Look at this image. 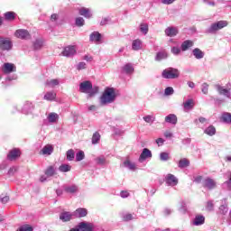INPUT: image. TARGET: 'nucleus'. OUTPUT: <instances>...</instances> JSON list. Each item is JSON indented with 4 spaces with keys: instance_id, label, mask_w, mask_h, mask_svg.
<instances>
[{
    "instance_id": "34",
    "label": "nucleus",
    "mask_w": 231,
    "mask_h": 231,
    "mask_svg": "<svg viewBox=\"0 0 231 231\" xmlns=\"http://www.w3.org/2000/svg\"><path fill=\"white\" fill-rule=\"evenodd\" d=\"M60 84V79H47L45 82V86L48 88H55V86H59Z\"/></svg>"
},
{
    "instance_id": "54",
    "label": "nucleus",
    "mask_w": 231,
    "mask_h": 231,
    "mask_svg": "<svg viewBox=\"0 0 231 231\" xmlns=\"http://www.w3.org/2000/svg\"><path fill=\"white\" fill-rule=\"evenodd\" d=\"M201 91L204 95H208V84L203 83L201 86Z\"/></svg>"
},
{
    "instance_id": "8",
    "label": "nucleus",
    "mask_w": 231,
    "mask_h": 231,
    "mask_svg": "<svg viewBox=\"0 0 231 231\" xmlns=\"http://www.w3.org/2000/svg\"><path fill=\"white\" fill-rule=\"evenodd\" d=\"M63 57H74V55H77V46L75 45H69L64 48L62 51Z\"/></svg>"
},
{
    "instance_id": "63",
    "label": "nucleus",
    "mask_w": 231,
    "mask_h": 231,
    "mask_svg": "<svg viewBox=\"0 0 231 231\" xmlns=\"http://www.w3.org/2000/svg\"><path fill=\"white\" fill-rule=\"evenodd\" d=\"M120 196H121V198H129V192L123 190L120 192Z\"/></svg>"
},
{
    "instance_id": "56",
    "label": "nucleus",
    "mask_w": 231,
    "mask_h": 231,
    "mask_svg": "<svg viewBox=\"0 0 231 231\" xmlns=\"http://www.w3.org/2000/svg\"><path fill=\"white\" fill-rule=\"evenodd\" d=\"M124 221H131L133 219H134V217L133 216V214H125L123 217Z\"/></svg>"
},
{
    "instance_id": "17",
    "label": "nucleus",
    "mask_w": 231,
    "mask_h": 231,
    "mask_svg": "<svg viewBox=\"0 0 231 231\" xmlns=\"http://www.w3.org/2000/svg\"><path fill=\"white\" fill-rule=\"evenodd\" d=\"M121 71L125 73V75H133V73H134V67L133 63H126L122 67Z\"/></svg>"
},
{
    "instance_id": "50",
    "label": "nucleus",
    "mask_w": 231,
    "mask_h": 231,
    "mask_svg": "<svg viewBox=\"0 0 231 231\" xmlns=\"http://www.w3.org/2000/svg\"><path fill=\"white\" fill-rule=\"evenodd\" d=\"M84 158H86V155L84 154L83 151H79L76 154V162H82V160H84Z\"/></svg>"
},
{
    "instance_id": "64",
    "label": "nucleus",
    "mask_w": 231,
    "mask_h": 231,
    "mask_svg": "<svg viewBox=\"0 0 231 231\" xmlns=\"http://www.w3.org/2000/svg\"><path fill=\"white\" fill-rule=\"evenodd\" d=\"M156 143H157V145H162L163 143H165V140L163 139V138H158L157 140H156Z\"/></svg>"
},
{
    "instance_id": "28",
    "label": "nucleus",
    "mask_w": 231,
    "mask_h": 231,
    "mask_svg": "<svg viewBox=\"0 0 231 231\" xmlns=\"http://www.w3.org/2000/svg\"><path fill=\"white\" fill-rule=\"evenodd\" d=\"M192 55L197 59V60H201L205 57V52L201 51L199 48H195L192 51Z\"/></svg>"
},
{
    "instance_id": "24",
    "label": "nucleus",
    "mask_w": 231,
    "mask_h": 231,
    "mask_svg": "<svg viewBox=\"0 0 231 231\" xmlns=\"http://www.w3.org/2000/svg\"><path fill=\"white\" fill-rule=\"evenodd\" d=\"M166 124H171V125H176L178 124V116L174 114H170L165 116Z\"/></svg>"
},
{
    "instance_id": "41",
    "label": "nucleus",
    "mask_w": 231,
    "mask_h": 231,
    "mask_svg": "<svg viewBox=\"0 0 231 231\" xmlns=\"http://www.w3.org/2000/svg\"><path fill=\"white\" fill-rule=\"evenodd\" d=\"M143 120H144L146 124L151 125L154 124V120H156V117L153 115H147L143 117Z\"/></svg>"
},
{
    "instance_id": "9",
    "label": "nucleus",
    "mask_w": 231,
    "mask_h": 231,
    "mask_svg": "<svg viewBox=\"0 0 231 231\" xmlns=\"http://www.w3.org/2000/svg\"><path fill=\"white\" fill-rule=\"evenodd\" d=\"M14 35L15 37H17V39H22L23 41L32 39V35H30V32L24 29L16 30Z\"/></svg>"
},
{
    "instance_id": "44",
    "label": "nucleus",
    "mask_w": 231,
    "mask_h": 231,
    "mask_svg": "<svg viewBox=\"0 0 231 231\" xmlns=\"http://www.w3.org/2000/svg\"><path fill=\"white\" fill-rule=\"evenodd\" d=\"M95 162L97 165H106V163H107V160H106V157H104V155L97 157L95 159Z\"/></svg>"
},
{
    "instance_id": "35",
    "label": "nucleus",
    "mask_w": 231,
    "mask_h": 231,
    "mask_svg": "<svg viewBox=\"0 0 231 231\" xmlns=\"http://www.w3.org/2000/svg\"><path fill=\"white\" fill-rule=\"evenodd\" d=\"M141 49H142V40L140 39L134 40L132 42V50H134V51H138Z\"/></svg>"
},
{
    "instance_id": "11",
    "label": "nucleus",
    "mask_w": 231,
    "mask_h": 231,
    "mask_svg": "<svg viewBox=\"0 0 231 231\" xmlns=\"http://www.w3.org/2000/svg\"><path fill=\"white\" fill-rule=\"evenodd\" d=\"M215 88L219 95H222L223 97H226V98H229V100H231L230 88H224L221 85H215Z\"/></svg>"
},
{
    "instance_id": "3",
    "label": "nucleus",
    "mask_w": 231,
    "mask_h": 231,
    "mask_svg": "<svg viewBox=\"0 0 231 231\" xmlns=\"http://www.w3.org/2000/svg\"><path fill=\"white\" fill-rule=\"evenodd\" d=\"M162 79H174L180 77V70L175 68H168L162 72Z\"/></svg>"
},
{
    "instance_id": "19",
    "label": "nucleus",
    "mask_w": 231,
    "mask_h": 231,
    "mask_svg": "<svg viewBox=\"0 0 231 231\" xmlns=\"http://www.w3.org/2000/svg\"><path fill=\"white\" fill-rule=\"evenodd\" d=\"M40 154H42L43 156H51V154H53V145L46 144L41 150Z\"/></svg>"
},
{
    "instance_id": "26",
    "label": "nucleus",
    "mask_w": 231,
    "mask_h": 231,
    "mask_svg": "<svg viewBox=\"0 0 231 231\" xmlns=\"http://www.w3.org/2000/svg\"><path fill=\"white\" fill-rule=\"evenodd\" d=\"M75 217H86L88 216V209L84 208H79L73 213Z\"/></svg>"
},
{
    "instance_id": "31",
    "label": "nucleus",
    "mask_w": 231,
    "mask_h": 231,
    "mask_svg": "<svg viewBox=\"0 0 231 231\" xmlns=\"http://www.w3.org/2000/svg\"><path fill=\"white\" fill-rule=\"evenodd\" d=\"M190 166V161L187 158H182L178 162L179 169H187V167Z\"/></svg>"
},
{
    "instance_id": "37",
    "label": "nucleus",
    "mask_w": 231,
    "mask_h": 231,
    "mask_svg": "<svg viewBox=\"0 0 231 231\" xmlns=\"http://www.w3.org/2000/svg\"><path fill=\"white\" fill-rule=\"evenodd\" d=\"M220 120H222L224 124H231V114L228 112L222 113Z\"/></svg>"
},
{
    "instance_id": "39",
    "label": "nucleus",
    "mask_w": 231,
    "mask_h": 231,
    "mask_svg": "<svg viewBox=\"0 0 231 231\" xmlns=\"http://www.w3.org/2000/svg\"><path fill=\"white\" fill-rule=\"evenodd\" d=\"M205 134L208 136H214L216 134V127L214 125H209L204 130Z\"/></svg>"
},
{
    "instance_id": "30",
    "label": "nucleus",
    "mask_w": 231,
    "mask_h": 231,
    "mask_svg": "<svg viewBox=\"0 0 231 231\" xmlns=\"http://www.w3.org/2000/svg\"><path fill=\"white\" fill-rule=\"evenodd\" d=\"M194 46V42L190 40L184 41L180 45L181 51H187L189 48H192Z\"/></svg>"
},
{
    "instance_id": "14",
    "label": "nucleus",
    "mask_w": 231,
    "mask_h": 231,
    "mask_svg": "<svg viewBox=\"0 0 231 231\" xmlns=\"http://www.w3.org/2000/svg\"><path fill=\"white\" fill-rule=\"evenodd\" d=\"M21 156V150L14 148L9 152L7 154V160H10V162H14L16 158H19Z\"/></svg>"
},
{
    "instance_id": "52",
    "label": "nucleus",
    "mask_w": 231,
    "mask_h": 231,
    "mask_svg": "<svg viewBox=\"0 0 231 231\" xmlns=\"http://www.w3.org/2000/svg\"><path fill=\"white\" fill-rule=\"evenodd\" d=\"M75 23H76V26L82 27L84 26L86 21L82 17H78L76 18Z\"/></svg>"
},
{
    "instance_id": "25",
    "label": "nucleus",
    "mask_w": 231,
    "mask_h": 231,
    "mask_svg": "<svg viewBox=\"0 0 231 231\" xmlns=\"http://www.w3.org/2000/svg\"><path fill=\"white\" fill-rule=\"evenodd\" d=\"M42 46H44L43 39H36L32 43V48L35 51H39V50H42Z\"/></svg>"
},
{
    "instance_id": "36",
    "label": "nucleus",
    "mask_w": 231,
    "mask_h": 231,
    "mask_svg": "<svg viewBox=\"0 0 231 231\" xmlns=\"http://www.w3.org/2000/svg\"><path fill=\"white\" fill-rule=\"evenodd\" d=\"M194 107V99H188L183 103L184 111H190Z\"/></svg>"
},
{
    "instance_id": "40",
    "label": "nucleus",
    "mask_w": 231,
    "mask_h": 231,
    "mask_svg": "<svg viewBox=\"0 0 231 231\" xmlns=\"http://www.w3.org/2000/svg\"><path fill=\"white\" fill-rule=\"evenodd\" d=\"M124 167L129 169V171H135L136 164H134V162H131L129 160H126L124 162Z\"/></svg>"
},
{
    "instance_id": "27",
    "label": "nucleus",
    "mask_w": 231,
    "mask_h": 231,
    "mask_svg": "<svg viewBox=\"0 0 231 231\" xmlns=\"http://www.w3.org/2000/svg\"><path fill=\"white\" fill-rule=\"evenodd\" d=\"M64 190L67 194H77L79 192V186L75 184L64 186Z\"/></svg>"
},
{
    "instance_id": "57",
    "label": "nucleus",
    "mask_w": 231,
    "mask_h": 231,
    "mask_svg": "<svg viewBox=\"0 0 231 231\" xmlns=\"http://www.w3.org/2000/svg\"><path fill=\"white\" fill-rule=\"evenodd\" d=\"M204 5H208V6H216V2L214 0H202Z\"/></svg>"
},
{
    "instance_id": "21",
    "label": "nucleus",
    "mask_w": 231,
    "mask_h": 231,
    "mask_svg": "<svg viewBox=\"0 0 231 231\" xmlns=\"http://www.w3.org/2000/svg\"><path fill=\"white\" fill-rule=\"evenodd\" d=\"M2 71L5 73V75H8V73H14L15 71V66L12 63H5Z\"/></svg>"
},
{
    "instance_id": "58",
    "label": "nucleus",
    "mask_w": 231,
    "mask_h": 231,
    "mask_svg": "<svg viewBox=\"0 0 231 231\" xmlns=\"http://www.w3.org/2000/svg\"><path fill=\"white\" fill-rule=\"evenodd\" d=\"M0 201L1 203H4V204L8 203V201H10V197L0 195Z\"/></svg>"
},
{
    "instance_id": "15",
    "label": "nucleus",
    "mask_w": 231,
    "mask_h": 231,
    "mask_svg": "<svg viewBox=\"0 0 231 231\" xmlns=\"http://www.w3.org/2000/svg\"><path fill=\"white\" fill-rule=\"evenodd\" d=\"M79 15H82L83 17H85V19H91L93 17V13L89 8L80 7L79 9Z\"/></svg>"
},
{
    "instance_id": "55",
    "label": "nucleus",
    "mask_w": 231,
    "mask_h": 231,
    "mask_svg": "<svg viewBox=\"0 0 231 231\" xmlns=\"http://www.w3.org/2000/svg\"><path fill=\"white\" fill-rule=\"evenodd\" d=\"M171 53H173V55H179L180 53H181V49L179 47H172Z\"/></svg>"
},
{
    "instance_id": "7",
    "label": "nucleus",
    "mask_w": 231,
    "mask_h": 231,
    "mask_svg": "<svg viewBox=\"0 0 231 231\" xmlns=\"http://www.w3.org/2000/svg\"><path fill=\"white\" fill-rule=\"evenodd\" d=\"M217 183L211 178H206L202 180V187L204 189H208V190H214L216 189Z\"/></svg>"
},
{
    "instance_id": "45",
    "label": "nucleus",
    "mask_w": 231,
    "mask_h": 231,
    "mask_svg": "<svg viewBox=\"0 0 231 231\" xmlns=\"http://www.w3.org/2000/svg\"><path fill=\"white\" fill-rule=\"evenodd\" d=\"M4 17H5V21H14V19H15V13H14V12H6L4 14Z\"/></svg>"
},
{
    "instance_id": "48",
    "label": "nucleus",
    "mask_w": 231,
    "mask_h": 231,
    "mask_svg": "<svg viewBox=\"0 0 231 231\" xmlns=\"http://www.w3.org/2000/svg\"><path fill=\"white\" fill-rule=\"evenodd\" d=\"M98 142H100V134L98 132H96L93 134V136H92V143L93 145H97Z\"/></svg>"
},
{
    "instance_id": "62",
    "label": "nucleus",
    "mask_w": 231,
    "mask_h": 231,
    "mask_svg": "<svg viewBox=\"0 0 231 231\" xmlns=\"http://www.w3.org/2000/svg\"><path fill=\"white\" fill-rule=\"evenodd\" d=\"M15 172H17V168L12 167L8 171V175L9 176H14L15 174Z\"/></svg>"
},
{
    "instance_id": "43",
    "label": "nucleus",
    "mask_w": 231,
    "mask_h": 231,
    "mask_svg": "<svg viewBox=\"0 0 231 231\" xmlns=\"http://www.w3.org/2000/svg\"><path fill=\"white\" fill-rule=\"evenodd\" d=\"M161 162H169L171 160V155L167 152H162L159 155Z\"/></svg>"
},
{
    "instance_id": "42",
    "label": "nucleus",
    "mask_w": 231,
    "mask_h": 231,
    "mask_svg": "<svg viewBox=\"0 0 231 231\" xmlns=\"http://www.w3.org/2000/svg\"><path fill=\"white\" fill-rule=\"evenodd\" d=\"M56 97H57V94L55 92L50 91L44 95V100H49V101L55 100Z\"/></svg>"
},
{
    "instance_id": "12",
    "label": "nucleus",
    "mask_w": 231,
    "mask_h": 231,
    "mask_svg": "<svg viewBox=\"0 0 231 231\" xmlns=\"http://www.w3.org/2000/svg\"><path fill=\"white\" fill-rule=\"evenodd\" d=\"M218 213L222 216H226V214H228V203L226 202V199L221 200V204L218 208Z\"/></svg>"
},
{
    "instance_id": "53",
    "label": "nucleus",
    "mask_w": 231,
    "mask_h": 231,
    "mask_svg": "<svg viewBox=\"0 0 231 231\" xmlns=\"http://www.w3.org/2000/svg\"><path fill=\"white\" fill-rule=\"evenodd\" d=\"M206 210H208V212H212V210H214V202L212 200L207 202Z\"/></svg>"
},
{
    "instance_id": "51",
    "label": "nucleus",
    "mask_w": 231,
    "mask_h": 231,
    "mask_svg": "<svg viewBox=\"0 0 231 231\" xmlns=\"http://www.w3.org/2000/svg\"><path fill=\"white\" fill-rule=\"evenodd\" d=\"M164 95L166 97H171V95H174V88L172 87H167L164 90Z\"/></svg>"
},
{
    "instance_id": "18",
    "label": "nucleus",
    "mask_w": 231,
    "mask_h": 231,
    "mask_svg": "<svg viewBox=\"0 0 231 231\" xmlns=\"http://www.w3.org/2000/svg\"><path fill=\"white\" fill-rule=\"evenodd\" d=\"M79 231H93L95 226L91 223L81 222L78 225Z\"/></svg>"
},
{
    "instance_id": "49",
    "label": "nucleus",
    "mask_w": 231,
    "mask_h": 231,
    "mask_svg": "<svg viewBox=\"0 0 231 231\" xmlns=\"http://www.w3.org/2000/svg\"><path fill=\"white\" fill-rule=\"evenodd\" d=\"M187 210V203L185 201H181L180 207L179 208V212H180V214H186Z\"/></svg>"
},
{
    "instance_id": "38",
    "label": "nucleus",
    "mask_w": 231,
    "mask_h": 231,
    "mask_svg": "<svg viewBox=\"0 0 231 231\" xmlns=\"http://www.w3.org/2000/svg\"><path fill=\"white\" fill-rule=\"evenodd\" d=\"M139 31L143 35H147L149 33V24L145 23H141L139 25Z\"/></svg>"
},
{
    "instance_id": "47",
    "label": "nucleus",
    "mask_w": 231,
    "mask_h": 231,
    "mask_svg": "<svg viewBox=\"0 0 231 231\" xmlns=\"http://www.w3.org/2000/svg\"><path fill=\"white\" fill-rule=\"evenodd\" d=\"M66 154H67V160L69 162H73V160H75V151L73 149L67 151Z\"/></svg>"
},
{
    "instance_id": "6",
    "label": "nucleus",
    "mask_w": 231,
    "mask_h": 231,
    "mask_svg": "<svg viewBox=\"0 0 231 231\" xmlns=\"http://www.w3.org/2000/svg\"><path fill=\"white\" fill-rule=\"evenodd\" d=\"M164 183H166L167 187H176L179 183V180L172 173H168L164 177Z\"/></svg>"
},
{
    "instance_id": "4",
    "label": "nucleus",
    "mask_w": 231,
    "mask_h": 231,
    "mask_svg": "<svg viewBox=\"0 0 231 231\" xmlns=\"http://www.w3.org/2000/svg\"><path fill=\"white\" fill-rule=\"evenodd\" d=\"M228 26V22L226 21H218L212 23L209 28L207 30L208 33H216L219 32V30H223V28H226Z\"/></svg>"
},
{
    "instance_id": "10",
    "label": "nucleus",
    "mask_w": 231,
    "mask_h": 231,
    "mask_svg": "<svg viewBox=\"0 0 231 231\" xmlns=\"http://www.w3.org/2000/svg\"><path fill=\"white\" fill-rule=\"evenodd\" d=\"M151 158H152V152L148 148H144L139 156V162L140 163H143L145 160H151Z\"/></svg>"
},
{
    "instance_id": "13",
    "label": "nucleus",
    "mask_w": 231,
    "mask_h": 231,
    "mask_svg": "<svg viewBox=\"0 0 231 231\" xmlns=\"http://www.w3.org/2000/svg\"><path fill=\"white\" fill-rule=\"evenodd\" d=\"M33 112V103L27 101L23 104L22 107V113L23 115H30Z\"/></svg>"
},
{
    "instance_id": "20",
    "label": "nucleus",
    "mask_w": 231,
    "mask_h": 231,
    "mask_svg": "<svg viewBox=\"0 0 231 231\" xmlns=\"http://www.w3.org/2000/svg\"><path fill=\"white\" fill-rule=\"evenodd\" d=\"M90 42H96V44H98L100 41H102V34L98 32H93L89 36Z\"/></svg>"
},
{
    "instance_id": "60",
    "label": "nucleus",
    "mask_w": 231,
    "mask_h": 231,
    "mask_svg": "<svg viewBox=\"0 0 231 231\" xmlns=\"http://www.w3.org/2000/svg\"><path fill=\"white\" fill-rule=\"evenodd\" d=\"M77 69L80 71V69H86V62L81 61L77 65Z\"/></svg>"
},
{
    "instance_id": "61",
    "label": "nucleus",
    "mask_w": 231,
    "mask_h": 231,
    "mask_svg": "<svg viewBox=\"0 0 231 231\" xmlns=\"http://www.w3.org/2000/svg\"><path fill=\"white\" fill-rule=\"evenodd\" d=\"M224 185H226L227 189H229V190L231 189V171L229 173V179L224 182Z\"/></svg>"
},
{
    "instance_id": "46",
    "label": "nucleus",
    "mask_w": 231,
    "mask_h": 231,
    "mask_svg": "<svg viewBox=\"0 0 231 231\" xmlns=\"http://www.w3.org/2000/svg\"><path fill=\"white\" fill-rule=\"evenodd\" d=\"M60 172H69L71 171V166L69 164H61L59 167Z\"/></svg>"
},
{
    "instance_id": "2",
    "label": "nucleus",
    "mask_w": 231,
    "mask_h": 231,
    "mask_svg": "<svg viewBox=\"0 0 231 231\" xmlns=\"http://www.w3.org/2000/svg\"><path fill=\"white\" fill-rule=\"evenodd\" d=\"M116 98V93L115 92V88H107L103 93L100 102L102 106H106V104H113Z\"/></svg>"
},
{
    "instance_id": "59",
    "label": "nucleus",
    "mask_w": 231,
    "mask_h": 231,
    "mask_svg": "<svg viewBox=\"0 0 231 231\" xmlns=\"http://www.w3.org/2000/svg\"><path fill=\"white\" fill-rule=\"evenodd\" d=\"M172 209L171 208H166L163 209L162 213H163V216H171V214H172Z\"/></svg>"
},
{
    "instance_id": "5",
    "label": "nucleus",
    "mask_w": 231,
    "mask_h": 231,
    "mask_svg": "<svg viewBox=\"0 0 231 231\" xmlns=\"http://www.w3.org/2000/svg\"><path fill=\"white\" fill-rule=\"evenodd\" d=\"M13 47L14 44L9 38L0 37V50H2V51H10Z\"/></svg>"
},
{
    "instance_id": "22",
    "label": "nucleus",
    "mask_w": 231,
    "mask_h": 231,
    "mask_svg": "<svg viewBox=\"0 0 231 231\" xmlns=\"http://www.w3.org/2000/svg\"><path fill=\"white\" fill-rule=\"evenodd\" d=\"M164 33L167 37H176V35L179 33V31L176 27H167L164 31Z\"/></svg>"
},
{
    "instance_id": "16",
    "label": "nucleus",
    "mask_w": 231,
    "mask_h": 231,
    "mask_svg": "<svg viewBox=\"0 0 231 231\" xmlns=\"http://www.w3.org/2000/svg\"><path fill=\"white\" fill-rule=\"evenodd\" d=\"M191 225H193L194 226H201V225H205V216L197 215L193 218Z\"/></svg>"
},
{
    "instance_id": "29",
    "label": "nucleus",
    "mask_w": 231,
    "mask_h": 231,
    "mask_svg": "<svg viewBox=\"0 0 231 231\" xmlns=\"http://www.w3.org/2000/svg\"><path fill=\"white\" fill-rule=\"evenodd\" d=\"M169 57V54L165 51H158L155 55L156 62H162V60H165Z\"/></svg>"
},
{
    "instance_id": "33",
    "label": "nucleus",
    "mask_w": 231,
    "mask_h": 231,
    "mask_svg": "<svg viewBox=\"0 0 231 231\" xmlns=\"http://www.w3.org/2000/svg\"><path fill=\"white\" fill-rule=\"evenodd\" d=\"M57 174V168L55 166H49L45 171V176L47 178H51V176H55Z\"/></svg>"
},
{
    "instance_id": "1",
    "label": "nucleus",
    "mask_w": 231,
    "mask_h": 231,
    "mask_svg": "<svg viewBox=\"0 0 231 231\" xmlns=\"http://www.w3.org/2000/svg\"><path fill=\"white\" fill-rule=\"evenodd\" d=\"M79 93H85L91 98V97H95L98 93V87H93L91 81L86 80L79 84Z\"/></svg>"
},
{
    "instance_id": "23",
    "label": "nucleus",
    "mask_w": 231,
    "mask_h": 231,
    "mask_svg": "<svg viewBox=\"0 0 231 231\" xmlns=\"http://www.w3.org/2000/svg\"><path fill=\"white\" fill-rule=\"evenodd\" d=\"M73 214L68 211L62 212L60 215V219L63 223H68V221H71V218L73 217Z\"/></svg>"
},
{
    "instance_id": "32",
    "label": "nucleus",
    "mask_w": 231,
    "mask_h": 231,
    "mask_svg": "<svg viewBox=\"0 0 231 231\" xmlns=\"http://www.w3.org/2000/svg\"><path fill=\"white\" fill-rule=\"evenodd\" d=\"M47 120L50 124H55L59 121V114L51 112L48 115Z\"/></svg>"
}]
</instances>
